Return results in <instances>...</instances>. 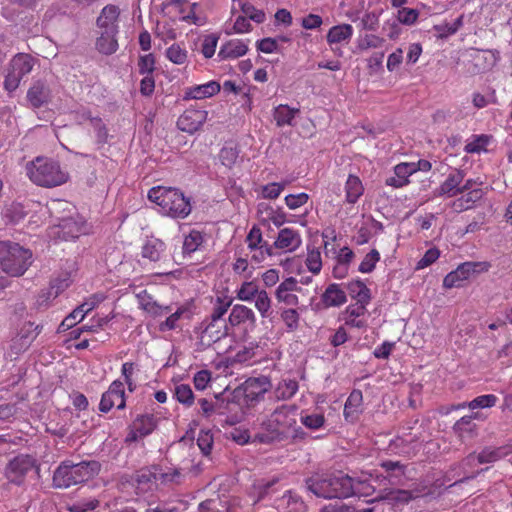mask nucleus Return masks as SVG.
<instances>
[{
	"label": "nucleus",
	"mask_w": 512,
	"mask_h": 512,
	"mask_svg": "<svg viewBox=\"0 0 512 512\" xmlns=\"http://www.w3.org/2000/svg\"><path fill=\"white\" fill-rule=\"evenodd\" d=\"M50 99V89L42 81H36L27 92V100L33 108H40Z\"/></svg>",
	"instance_id": "obj_23"
},
{
	"label": "nucleus",
	"mask_w": 512,
	"mask_h": 512,
	"mask_svg": "<svg viewBox=\"0 0 512 512\" xmlns=\"http://www.w3.org/2000/svg\"><path fill=\"white\" fill-rule=\"evenodd\" d=\"M35 468H37L35 459L22 454L9 461L5 469V475L11 483L21 485L26 475Z\"/></svg>",
	"instance_id": "obj_10"
},
{
	"label": "nucleus",
	"mask_w": 512,
	"mask_h": 512,
	"mask_svg": "<svg viewBox=\"0 0 512 512\" xmlns=\"http://www.w3.org/2000/svg\"><path fill=\"white\" fill-rule=\"evenodd\" d=\"M350 297L356 300L355 304L368 306L372 296L367 285L360 279L350 281L347 285Z\"/></svg>",
	"instance_id": "obj_26"
},
{
	"label": "nucleus",
	"mask_w": 512,
	"mask_h": 512,
	"mask_svg": "<svg viewBox=\"0 0 512 512\" xmlns=\"http://www.w3.org/2000/svg\"><path fill=\"white\" fill-rule=\"evenodd\" d=\"M300 112L299 108H291L286 104H280L274 109V119L278 127L293 125L295 116Z\"/></svg>",
	"instance_id": "obj_35"
},
{
	"label": "nucleus",
	"mask_w": 512,
	"mask_h": 512,
	"mask_svg": "<svg viewBox=\"0 0 512 512\" xmlns=\"http://www.w3.org/2000/svg\"><path fill=\"white\" fill-rule=\"evenodd\" d=\"M255 298V307L263 318L271 314V299L265 290H260Z\"/></svg>",
	"instance_id": "obj_45"
},
{
	"label": "nucleus",
	"mask_w": 512,
	"mask_h": 512,
	"mask_svg": "<svg viewBox=\"0 0 512 512\" xmlns=\"http://www.w3.org/2000/svg\"><path fill=\"white\" fill-rule=\"evenodd\" d=\"M478 418V413L473 415H465L457 420L453 425L454 433L461 439L471 437L475 434L476 424L473 422L474 419Z\"/></svg>",
	"instance_id": "obj_29"
},
{
	"label": "nucleus",
	"mask_w": 512,
	"mask_h": 512,
	"mask_svg": "<svg viewBox=\"0 0 512 512\" xmlns=\"http://www.w3.org/2000/svg\"><path fill=\"white\" fill-rule=\"evenodd\" d=\"M497 402L498 397L495 394H483L475 397L473 400L469 402H463L451 406V409L447 410L446 413H448L451 410H460L466 407L469 408L470 410L492 408L497 404Z\"/></svg>",
	"instance_id": "obj_27"
},
{
	"label": "nucleus",
	"mask_w": 512,
	"mask_h": 512,
	"mask_svg": "<svg viewBox=\"0 0 512 512\" xmlns=\"http://www.w3.org/2000/svg\"><path fill=\"white\" fill-rule=\"evenodd\" d=\"M248 51V44L241 39L226 41V58H238Z\"/></svg>",
	"instance_id": "obj_43"
},
{
	"label": "nucleus",
	"mask_w": 512,
	"mask_h": 512,
	"mask_svg": "<svg viewBox=\"0 0 512 512\" xmlns=\"http://www.w3.org/2000/svg\"><path fill=\"white\" fill-rule=\"evenodd\" d=\"M117 33H110V31L103 30L100 37L96 40L97 50L105 55H111L118 49V42L116 40Z\"/></svg>",
	"instance_id": "obj_36"
},
{
	"label": "nucleus",
	"mask_w": 512,
	"mask_h": 512,
	"mask_svg": "<svg viewBox=\"0 0 512 512\" xmlns=\"http://www.w3.org/2000/svg\"><path fill=\"white\" fill-rule=\"evenodd\" d=\"M384 39L374 35V34H366L363 38L360 39L358 43V48L360 50H367L370 48H379L383 45Z\"/></svg>",
	"instance_id": "obj_61"
},
{
	"label": "nucleus",
	"mask_w": 512,
	"mask_h": 512,
	"mask_svg": "<svg viewBox=\"0 0 512 512\" xmlns=\"http://www.w3.org/2000/svg\"><path fill=\"white\" fill-rule=\"evenodd\" d=\"M114 406L119 410L124 409L126 406L124 383L120 380L113 381L108 390L103 393L99 403V410L107 413Z\"/></svg>",
	"instance_id": "obj_11"
},
{
	"label": "nucleus",
	"mask_w": 512,
	"mask_h": 512,
	"mask_svg": "<svg viewBox=\"0 0 512 512\" xmlns=\"http://www.w3.org/2000/svg\"><path fill=\"white\" fill-rule=\"evenodd\" d=\"M33 263L32 251L12 241H0V269L11 277L25 274Z\"/></svg>",
	"instance_id": "obj_5"
},
{
	"label": "nucleus",
	"mask_w": 512,
	"mask_h": 512,
	"mask_svg": "<svg viewBox=\"0 0 512 512\" xmlns=\"http://www.w3.org/2000/svg\"><path fill=\"white\" fill-rule=\"evenodd\" d=\"M155 470L156 465H152L136 472L134 480L137 483V489L141 492L153 490V487L157 485Z\"/></svg>",
	"instance_id": "obj_28"
},
{
	"label": "nucleus",
	"mask_w": 512,
	"mask_h": 512,
	"mask_svg": "<svg viewBox=\"0 0 512 512\" xmlns=\"http://www.w3.org/2000/svg\"><path fill=\"white\" fill-rule=\"evenodd\" d=\"M301 423L310 430H318L322 428L326 422L323 413H312L301 415Z\"/></svg>",
	"instance_id": "obj_46"
},
{
	"label": "nucleus",
	"mask_w": 512,
	"mask_h": 512,
	"mask_svg": "<svg viewBox=\"0 0 512 512\" xmlns=\"http://www.w3.org/2000/svg\"><path fill=\"white\" fill-rule=\"evenodd\" d=\"M34 66V58L30 54L18 53L10 61L7 75L4 81V87L7 91H15L20 84L21 79L28 75Z\"/></svg>",
	"instance_id": "obj_8"
},
{
	"label": "nucleus",
	"mask_w": 512,
	"mask_h": 512,
	"mask_svg": "<svg viewBox=\"0 0 512 512\" xmlns=\"http://www.w3.org/2000/svg\"><path fill=\"white\" fill-rule=\"evenodd\" d=\"M341 319L346 326L363 329L368 326L367 306L349 304L341 313Z\"/></svg>",
	"instance_id": "obj_15"
},
{
	"label": "nucleus",
	"mask_w": 512,
	"mask_h": 512,
	"mask_svg": "<svg viewBox=\"0 0 512 512\" xmlns=\"http://www.w3.org/2000/svg\"><path fill=\"white\" fill-rule=\"evenodd\" d=\"M255 315L252 309L244 305H235L229 315L230 325L239 331V336H243L248 327L253 326Z\"/></svg>",
	"instance_id": "obj_12"
},
{
	"label": "nucleus",
	"mask_w": 512,
	"mask_h": 512,
	"mask_svg": "<svg viewBox=\"0 0 512 512\" xmlns=\"http://www.w3.org/2000/svg\"><path fill=\"white\" fill-rule=\"evenodd\" d=\"M467 193L461 197L455 199L452 203V208L456 212H462L469 210L475 206V204L482 199L484 196V190L482 188L471 189L466 191Z\"/></svg>",
	"instance_id": "obj_25"
},
{
	"label": "nucleus",
	"mask_w": 512,
	"mask_h": 512,
	"mask_svg": "<svg viewBox=\"0 0 512 512\" xmlns=\"http://www.w3.org/2000/svg\"><path fill=\"white\" fill-rule=\"evenodd\" d=\"M91 126L95 132V144L97 145V149H101L108 142L109 133L107 126L98 116L91 119Z\"/></svg>",
	"instance_id": "obj_41"
},
{
	"label": "nucleus",
	"mask_w": 512,
	"mask_h": 512,
	"mask_svg": "<svg viewBox=\"0 0 512 512\" xmlns=\"http://www.w3.org/2000/svg\"><path fill=\"white\" fill-rule=\"evenodd\" d=\"M321 301L327 308L340 307L347 301L346 292L339 284H329L321 296Z\"/></svg>",
	"instance_id": "obj_24"
},
{
	"label": "nucleus",
	"mask_w": 512,
	"mask_h": 512,
	"mask_svg": "<svg viewBox=\"0 0 512 512\" xmlns=\"http://www.w3.org/2000/svg\"><path fill=\"white\" fill-rule=\"evenodd\" d=\"M258 212L267 215L268 220H270L275 226L279 227L286 221V216L282 212H278L274 210L271 206L261 203L258 205Z\"/></svg>",
	"instance_id": "obj_48"
},
{
	"label": "nucleus",
	"mask_w": 512,
	"mask_h": 512,
	"mask_svg": "<svg viewBox=\"0 0 512 512\" xmlns=\"http://www.w3.org/2000/svg\"><path fill=\"white\" fill-rule=\"evenodd\" d=\"M26 169L33 183L46 188L60 186L69 179L68 172L61 168L59 162L46 157H37L27 164Z\"/></svg>",
	"instance_id": "obj_4"
},
{
	"label": "nucleus",
	"mask_w": 512,
	"mask_h": 512,
	"mask_svg": "<svg viewBox=\"0 0 512 512\" xmlns=\"http://www.w3.org/2000/svg\"><path fill=\"white\" fill-rule=\"evenodd\" d=\"M492 141V136L487 134H473L467 140L464 151L468 154H480L487 152L488 145Z\"/></svg>",
	"instance_id": "obj_31"
},
{
	"label": "nucleus",
	"mask_w": 512,
	"mask_h": 512,
	"mask_svg": "<svg viewBox=\"0 0 512 512\" xmlns=\"http://www.w3.org/2000/svg\"><path fill=\"white\" fill-rule=\"evenodd\" d=\"M264 243H268L263 240L261 229L253 226L246 237V244L248 249H255L262 246Z\"/></svg>",
	"instance_id": "obj_60"
},
{
	"label": "nucleus",
	"mask_w": 512,
	"mask_h": 512,
	"mask_svg": "<svg viewBox=\"0 0 512 512\" xmlns=\"http://www.w3.org/2000/svg\"><path fill=\"white\" fill-rule=\"evenodd\" d=\"M354 34V28L351 24L342 23L332 26L327 34L326 41L331 49L335 52L334 45L347 44L350 42Z\"/></svg>",
	"instance_id": "obj_18"
},
{
	"label": "nucleus",
	"mask_w": 512,
	"mask_h": 512,
	"mask_svg": "<svg viewBox=\"0 0 512 512\" xmlns=\"http://www.w3.org/2000/svg\"><path fill=\"white\" fill-rule=\"evenodd\" d=\"M132 424L140 437H146L157 427V419L153 414H143L138 415Z\"/></svg>",
	"instance_id": "obj_37"
},
{
	"label": "nucleus",
	"mask_w": 512,
	"mask_h": 512,
	"mask_svg": "<svg viewBox=\"0 0 512 512\" xmlns=\"http://www.w3.org/2000/svg\"><path fill=\"white\" fill-rule=\"evenodd\" d=\"M219 36L211 33L205 35L201 40V53L205 58H211L215 54Z\"/></svg>",
	"instance_id": "obj_50"
},
{
	"label": "nucleus",
	"mask_w": 512,
	"mask_h": 512,
	"mask_svg": "<svg viewBox=\"0 0 512 512\" xmlns=\"http://www.w3.org/2000/svg\"><path fill=\"white\" fill-rule=\"evenodd\" d=\"M156 481L161 484L178 483L181 476L179 470L173 469L170 472H163L162 469L156 465Z\"/></svg>",
	"instance_id": "obj_58"
},
{
	"label": "nucleus",
	"mask_w": 512,
	"mask_h": 512,
	"mask_svg": "<svg viewBox=\"0 0 512 512\" xmlns=\"http://www.w3.org/2000/svg\"><path fill=\"white\" fill-rule=\"evenodd\" d=\"M409 162H401L394 167V175L385 180L387 186L402 188L410 183L409 177L413 175Z\"/></svg>",
	"instance_id": "obj_22"
},
{
	"label": "nucleus",
	"mask_w": 512,
	"mask_h": 512,
	"mask_svg": "<svg viewBox=\"0 0 512 512\" xmlns=\"http://www.w3.org/2000/svg\"><path fill=\"white\" fill-rule=\"evenodd\" d=\"M300 289L297 280L294 277H288L276 288L275 298L278 303L293 308L299 304V297L294 292Z\"/></svg>",
	"instance_id": "obj_13"
},
{
	"label": "nucleus",
	"mask_w": 512,
	"mask_h": 512,
	"mask_svg": "<svg viewBox=\"0 0 512 512\" xmlns=\"http://www.w3.org/2000/svg\"><path fill=\"white\" fill-rule=\"evenodd\" d=\"M363 394L359 389H354L349 394L343 410V416L348 422H355L362 413Z\"/></svg>",
	"instance_id": "obj_20"
},
{
	"label": "nucleus",
	"mask_w": 512,
	"mask_h": 512,
	"mask_svg": "<svg viewBox=\"0 0 512 512\" xmlns=\"http://www.w3.org/2000/svg\"><path fill=\"white\" fill-rule=\"evenodd\" d=\"M175 397L186 406H191L194 403L193 391L187 384H180L175 387Z\"/></svg>",
	"instance_id": "obj_53"
},
{
	"label": "nucleus",
	"mask_w": 512,
	"mask_h": 512,
	"mask_svg": "<svg viewBox=\"0 0 512 512\" xmlns=\"http://www.w3.org/2000/svg\"><path fill=\"white\" fill-rule=\"evenodd\" d=\"M73 282L72 274L69 271H62L50 282L49 295L56 298L61 292L67 289Z\"/></svg>",
	"instance_id": "obj_38"
},
{
	"label": "nucleus",
	"mask_w": 512,
	"mask_h": 512,
	"mask_svg": "<svg viewBox=\"0 0 512 512\" xmlns=\"http://www.w3.org/2000/svg\"><path fill=\"white\" fill-rule=\"evenodd\" d=\"M464 178L465 173L462 170L454 169L439 186L438 194L449 198L461 194V184Z\"/></svg>",
	"instance_id": "obj_17"
},
{
	"label": "nucleus",
	"mask_w": 512,
	"mask_h": 512,
	"mask_svg": "<svg viewBox=\"0 0 512 512\" xmlns=\"http://www.w3.org/2000/svg\"><path fill=\"white\" fill-rule=\"evenodd\" d=\"M26 216V211L22 204L20 203H12L7 206L4 210V217L10 223H18Z\"/></svg>",
	"instance_id": "obj_49"
},
{
	"label": "nucleus",
	"mask_w": 512,
	"mask_h": 512,
	"mask_svg": "<svg viewBox=\"0 0 512 512\" xmlns=\"http://www.w3.org/2000/svg\"><path fill=\"white\" fill-rule=\"evenodd\" d=\"M120 15V10L116 5H106L100 12L96 20V25L110 33H118L117 21Z\"/></svg>",
	"instance_id": "obj_19"
},
{
	"label": "nucleus",
	"mask_w": 512,
	"mask_h": 512,
	"mask_svg": "<svg viewBox=\"0 0 512 512\" xmlns=\"http://www.w3.org/2000/svg\"><path fill=\"white\" fill-rule=\"evenodd\" d=\"M247 280L245 279L237 291V297L243 301L252 300L259 292L258 286L254 282Z\"/></svg>",
	"instance_id": "obj_52"
},
{
	"label": "nucleus",
	"mask_w": 512,
	"mask_h": 512,
	"mask_svg": "<svg viewBox=\"0 0 512 512\" xmlns=\"http://www.w3.org/2000/svg\"><path fill=\"white\" fill-rule=\"evenodd\" d=\"M298 391V382L295 380H284L278 384L275 390L278 399L287 400L292 398Z\"/></svg>",
	"instance_id": "obj_42"
},
{
	"label": "nucleus",
	"mask_w": 512,
	"mask_h": 512,
	"mask_svg": "<svg viewBox=\"0 0 512 512\" xmlns=\"http://www.w3.org/2000/svg\"><path fill=\"white\" fill-rule=\"evenodd\" d=\"M220 89L221 86L218 82L210 81L190 88L189 91L186 92V97L192 99H204L215 95L220 91Z\"/></svg>",
	"instance_id": "obj_33"
},
{
	"label": "nucleus",
	"mask_w": 512,
	"mask_h": 512,
	"mask_svg": "<svg viewBox=\"0 0 512 512\" xmlns=\"http://www.w3.org/2000/svg\"><path fill=\"white\" fill-rule=\"evenodd\" d=\"M271 383L265 376L248 378L232 391L231 402L239 406H252L270 389Z\"/></svg>",
	"instance_id": "obj_7"
},
{
	"label": "nucleus",
	"mask_w": 512,
	"mask_h": 512,
	"mask_svg": "<svg viewBox=\"0 0 512 512\" xmlns=\"http://www.w3.org/2000/svg\"><path fill=\"white\" fill-rule=\"evenodd\" d=\"M148 199L160 207L163 215L185 219L192 211L191 199L174 187L156 186L148 191Z\"/></svg>",
	"instance_id": "obj_2"
},
{
	"label": "nucleus",
	"mask_w": 512,
	"mask_h": 512,
	"mask_svg": "<svg viewBox=\"0 0 512 512\" xmlns=\"http://www.w3.org/2000/svg\"><path fill=\"white\" fill-rule=\"evenodd\" d=\"M308 489L317 497L347 498L353 494V478L338 472L325 478H311L307 480Z\"/></svg>",
	"instance_id": "obj_6"
},
{
	"label": "nucleus",
	"mask_w": 512,
	"mask_h": 512,
	"mask_svg": "<svg viewBox=\"0 0 512 512\" xmlns=\"http://www.w3.org/2000/svg\"><path fill=\"white\" fill-rule=\"evenodd\" d=\"M42 331V326L36 325L34 326V323L27 322L25 323L18 333L17 342H19L20 349H27L31 343L34 341V339L40 334Z\"/></svg>",
	"instance_id": "obj_32"
},
{
	"label": "nucleus",
	"mask_w": 512,
	"mask_h": 512,
	"mask_svg": "<svg viewBox=\"0 0 512 512\" xmlns=\"http://www.w3.org/2000/svg\"><path fill=\"white\" fill-rule=\"evenodd\" d=\"M490 265L486 262H465L449 272L443 279V287L451 289L463 286L464 282L480 271H488Z\"/></svg>",
	"instance_id": "obj_9"
},
{
	"label": "nucleus",
	"mask_w": 512,
	"mask_h": 512,
	"mask_svg": "<svg viewBox=\"0 0 512 512\" xmlns=\"http://www.w3.org/2000/svg\"><path fill=\"white\" fill-rule=\"evenodd\" d=\"M302 244L300 233L293 228H283L278 232L273 245V249L281 250L283 252H294Z\"/></svg>",
	"instance_id": "obj_14"
},
{
	"label": "nucleus",
	"mask_w": 512,
	"mask_h": 512,
	"mask_svg": "<svg viewBox=\"0 0 512 512\" xmlns=\"http://www.w3.org/2000/svg\"><path fill=\"white\" fill-rule=\"evenodd\" d=\"M380 261V253L376 249H372L369 253L365 255L363 260L361 261L358 270L361 273H371L376 264Z\"/></svg>",
	"instance_id": "obj_47"
},
{
	"label": "nucleus",
	"mask_w": 512,
	"mask_h": 512,
	"mask_svg": "<svg viewBox=\"0 0 512 512\" xmlns=\"http://www.w3.org/2000/svg\"><path fill=\"white\" fill-rule=\"evenodd\" d=\"M166 57L174 64L181 65L187 60V51L180 47L179 44H172L166 50Z\"/></svg>",
	"instance_id": "obj_51"
},
{
	"label": "nucleus",
	"mask_w": 512,
	"mask_h": 512,
	"mask_svg": "<svg viewBox=\"0 0 512 512\" xmlns=\"http://www.w3.org/2000/svg\"><path fill=\"white\" fill-rule=\"evenodd\" d=\"M419 17V11L413 8L402 7L397 11V20L407 26H411L416 23Z\"/></svg>",
	"instance_id": "obj_54"
},
{
	"label": "nucleus",
	"mask_w": 512,
	"mask_h": 512,
	"mask_svg": "<svg viewBox=\"0 0 512 512\" xmlns=\"http://www.w3.org/2000/svg\"><path fill=\"white\" fill-rule=\"evenodd\" d=\"M202 235L198 231H192L189 235H187L183 242V253L184 254H191L192 252L196 251L198 246L202 243Z\"/></svg>",
	"instance_id": "obj_56"
},
{
	"label": "nucleus",
	"mask_w": 512,
	"mask_h": 512,
	"mask_svg": "<svg viewBox=\"0 0 512 512\" xmlns=\"http://www.w3.org/2000/svg\"><path fill=\"white\" fill-rule=\"evenodd\" d=\"M165 244L159 239L148 240L142 248V256L151 261H158L164 251Z\"/></svg>",
	"instance_id": "obj_40"
},
{
	"label": "nucleus",
	"mask_w": 512,
	"mask_h": 512,
	"mask_svg": "<svg viewBox=\"0 0 512 512\" xmlns=\"http://www.w3.org/2000/svg\"><path fill=\"white\" fill-rule=\"evenodd\" d=\"M280 319L285 325L286 331L293 333L300 327V313L295 308H284L280 310Z\"/></svg>",
	"instance_id": "obj_39"
},
{
	"label": "nucleus",
	"mask_w": 512,
	"mask_h": 512,
	"mask_svg": "<svg viewBox=\"0 0 512 512\" xmlns=\"http://www.w3.org/2000/svg\"><path fill=\"white\" fill-rule=\"evenodd\" d=\"M305 264L310 272L313 274L320 273L322 269V258L319 248L308 247V252L305 260Z\"/></svg>",
	"instance_id": "obj_44"
},
{
	"label": "nucleus",
	"mask_w": 512,
	"mask_h": 512,
	"mask_svg": "<svg viewBox=\"0 0 512 512\" xmlns=\"http://www.w3.org/2000/svg\"><path fill=\"white\" fill-rule=\"evenodd\" d=\"M364 192L363 184L360 178L350 174L345 183L346 201L355 204Z\"/></svg>",
	"instance_id": "obj_34"
},
{
	"label": "nucleus",
	"mask_w": 512,
	"mask_h": 512,
	"mask_svg": "<svg viewBox=\"0 0 512 512\" xmlns=\"http://www.w3.org/2000/svg\"><path fill=\"white\" fill-rule=\"evenodd\" d=\"M285 183L271 182L261 187V196L264 199H277L285 189Z\"/></svg>",
	"instance_id": "obj_55"
},
{
	"label": "nucleus",
	"mask_w": 512,
	"mask_h": 512,
	"mask_svg": "<svg viewBox=\"0 0 512 512\" xmlns=\"http://www.w3.org/2000/svg\"><path fill=\"white\" fill-rule=\"evenodd\" d=\"M139 73L142 75H152L155 69V57L153 54H146L139 57Z\"/></svg>",
	"instance_id": "obj_62"
},
{
	"label": "nucleus",
	"mask_w": 512,
	"mask_h": 512,
	"mask_svg": "<svg viewBox=\"0 0 512 512\" xmlns=\"http://www.w3.org/2000/svg\"><path fill=\"white\" fill-rule=\"evenodd\" d=\"M241 8H242L243 13L245 14V16L248 19L253 20L258 24L263 23L266 19V15H265L264 11L255 8L251 4L243 3V4H241Z\"/></svg>",
	"instance_id": "obj_59"
},
{
	"label": "nucleus",
	"mask_w": 512,
	"mask_h": 512,
	"mask_svg": "<svg viewBox=\"0 0 512 512\" xmlns=\"http://www.w3.org/2000/svg\"><path fill=\"white\" fill-rule=\"evenodd\" d=\"M249 250L251 252V259L256 263H261L268 256H272L274 254L273 247L268 243H264L262 246H259V248Z\"/></svg>",
	"instance_id": "obj_63"
},
{
	"label": "nucleus",
	"mask_w": 512,
	"mask_h": 512,
	"mask_svg": "<svg viewBox=\"0 0 512 512\" xmlns=\"http://www.w3.org/2000/svg\"><path fill=\"white\" fill-rule=\"evenodd\" d=\"M309 198L310 197L307 193L301 192L298 194H289V195L285 196L284 201H285L286 206L290 210H296V209L304 206L308 202Z\"/></svg>",
	"instance_id": "obj_57"
},
{
	"label": "nucleus",
	"mask_w": 512,
	"mask_h": 512,
	"mask_svg": "<svg viewBox=\"0 0 512 512\" xmlns=\"http://www.w3.org/2000/svg\"><path fill=\"white\" fill-rule=\"evenodd\" d=\"M512 453V442L503 446L492 447L486 446L477 454L478 464H490L499 461L500 459Z\"/></svg>",
	"instance_id": "obj_21"
},
{
	"label": "nucleus",
	"mask_w": 512,
	"mask_h": 512,
	"mask_svg": "<svg viewBox=\"0 0 512 512\" xmlns=\"http://www.w3.org/2000/svg\"><path fill=\"white\" fill-rule=\"evenodd\" d=\"M101 465L98 461H81L74 463L70 460L62 461L53 473V486L66 489L74 485L82 484L96 476Z\"/></svg>",
	"instance_id": "obj_3"
},
{
	"label": "nucleus",
	"mask_w": 512,
	"mask_h": 512,
	"mask_svg": "<svg viewBox=\"0 0 512 512\" xmlns=\"http://www.w3.org/2000/svg\"><path fill=\"white\" fill-rule=\"evenodd\" d=\"M300 24L306 30H315L322 26L323 19L320 15L309 13L301 19Z\"/></svg>",
	"instance_id": "obj_64"
},
{
	"label": "nucleus",
	"mask_w": 512,
	"mask_h": 512,
	"mask_svg": "<svg viewBox=\"0 0 512 512\" xmlns=\"http://www.w3.org/2000/svg\"><path fill=\"white\" fill-rule=\"evenodd\" d=\"M296 424L297 406L283 404L260 423V430L254 434L253 442L273 444L284 441Z\"/></svg>",
	"instance_id": "obj_1"
},
{
	"label": "nucleus",
	"mask_w": 512,
	"mask_h": 512,
	"mask_svg": "<svg viewBox=\"0 0 512 512\" xmlns=\"http://www.w3.org/2000/svg\"><path fill=\"white\" fill-rule=\"evenodd\" d=\"M206 116V111L188 109L178 118L177 127L181 131L193 134L205 122Z\"/></svg>",
	"instance_id": "obj_16"
},
{
	"label": "nucleus",
	"mask_w": 512,
	"mask_h": 512,
	"mask_svg": "<svg viewBox=\"0 0 512 512\" xmlns=\"http://www.w3.org/2000/svg\"><path fill=\"white\" fill-rule=\"evenodd\" d=\"M97 303L98 300H96L94 296L89 301L79 305L62 321L61 326L70 328L75 325L77 319L78 321H82L85 315L96 307Z\"/></svg>",
	"instance_id": "obj_30"
}]
</instances>
